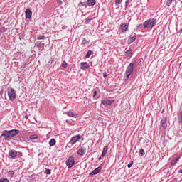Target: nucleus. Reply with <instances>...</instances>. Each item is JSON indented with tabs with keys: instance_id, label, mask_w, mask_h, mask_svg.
<instances>
[{
	"instance_id": "obj_24",
	"label": "nucleus",
	"mask_w": 182,
	"mask_h": 182,
	"mask_svg": "<svg viewBox=\"0 0 182 182\" xmlns=\"http://www.w3.org/2000/svg\"><path fill=\"white\" fill-rule=\"evenodd\" d=\"M178 123H180V124H182V118H181V115L180 114L178 115Z\"/></svg>"
},
{
	"instance_id": "obj_6",
	"label": "nucleus",
	"mask_w": 182,
	"mask_h": 182,
	"mask_svg": "<svg viewBox=\"0 0 182 182\" xmlns=\"http://www.w3.org/2000/svg\"><path fill=\"white\" fill-rule=\"evenodd\" d=\"M81 139H82V135L80 134L75 135L71 138L70 143V144H72V146H73V144H76V143H77V141H79V140H80Z\"/></svg>"
},
{
	"instance_id": "obj_39",
	"label": "nucleus",
	"mask_w": 182,
	"mask_h": 182,
	"mask_svg": "<svg viewBox=\"0 0 182 182\" xmlns=\"http://www.w3.org/2000/svg\"><path fill=\"white\" fill-rule=\"evenodd\" d=\"M23 69H25V68H26V63H23Z\"/></svg>"
},
{
	"instance_id": "obj_8",
	"label": "nucleus",
	"mask_w": 182,
	"mask_h": 182,
	"mask_svg": "<svg viewBox=\"0 0 182 182\" xmlns=\"http://www.w3.org/2000/svg\"><path fill=\"white\" fill-rule=\"evenodd\" d=\"M124 56L125 59H130L133 56V50L129 49L127 50Z\"/></svg>"
},
{
	"instance_id": "obj_3",
	"label": "nucleus",
	"mask_w": 182,
	"mask_h": 182,
	"mask_svg": "<svg viewBox=\"0 0 182 182\" xmlns=\"http://www.w3.org/2000/svg\"><path fill=\"white\" fill-rule=\"evenodd\" d=\"M157 23V20L155 18H151L146 20L144 22V27L147 29H150V28H154V26Z\"/></svg>"
},
{
	"instance_id": "obj_28",
	"label": "nucleus",
	"mask_w": 182,
	"mask_h": 182,
	"mask_svg": "<svg viewBox=\"0 0 182 182\" xmlns=\"http://www.w3.org/2000/svg\"><path fill=\"white\" fill-rule=\"evenodd\" d=\"M45 38V36L44 35H39L38 37H37V39L38 40H42Z\"/></svg>"
},
{
	"instance_id": "obj_22",
	"label": "nucleus",
	"mask_w": 182,
	"mask_h": 182,
	"mask_svg": "<svg viewBox=\"0 0 182 182\" xmlns=\"http://www.w3.org/2000/svg\"><path fill=\"white\" fill-rule=\"evenodd\" d=\"M31 140H36V139H39V136L34 134V135H31L30 136Z\"/></svg>"
},
{
	"instance_id": "obj_45",
	"label": "nucleus",
	"mask_w": 182,
	"mask_h": 182,
	"mask_svg": "<svg viewBox=\"0 0 182 182\" xmlns=\"http://www.w3.org/2000/svg\"><path fill=\"white\" fill-rule=\"evenodd\" d=\"M140 26H141V24H139V27H140Z\"/></svg>"
},
{
	"instance_id": "obj_48",
	"label": "nucleus",
	"mask_w": 182,
	"mask_h": 182,
	"mask_svg": "<svg viewBox=\"0 0 182 182\" xmlns=\"http://www.w3.org/2000/svg\"><path fill=\"white\" fill-rule=\"evenodd\" d=\"M1 23H0V26H1Z\"/></svg>"
},
{
	"instance_id": "obj_35",
	"label": "nucleus",
	"mask_w": 182,
	"mask_h": 182,
	"mask_svg": "<svg viewBox=\"0 0 182 182\" xmlns=\"http://www.w3.org/2000/svg\"><path fill=\"white\" fill-rule=\"evenodd\" d=\"M50 173H51L50 169L46 170V174H50Z\"/></svg>"
},
{
	"instance_id": "obj_11",
	"label": "nucleus",
	"mask_w": 182,
	"mask_h": 182,
	"mask_svg": "<svg viewBox=\"0 0 182 182\" xmlns=\"http://www.w3.org/2000/svg\"><path fill=\"white\" fill-rule=\"evenodd\" d=\"M102 171V168L98 167L96 168L94 171H92L90 173V176H96V174H99Z\"/></svg>"
},
{
	"instance_id": "obj_44",
	"label": "nucleus",
	"mask_w": 182,
	"mask_h": 182,
	"mask_svg": "<svg viewBox=\"0 0 182 182\" xmlns=\"http://www.w3.org/2000/svg\"><path fill=\"white\" fill-rule=\"evenodd\" d=\"M98 160H102V156H100V157L98 159Z\"/></svg>"
},
{
	"instance_id": "obj_46",
	"label": "nucleus",
	"mask_w": 182,
	"mask_h": 182,
	"mask_svg": "<svg viewBox=\"0 0 182 182\" xmlns=\"http://www.w3.org/2000/svg\"><path fill=\"white\" fill-rule=\"evenodd\" d=\"M63 29H65V26L63 27Z\"/></svg>"
},
{
	"instance_id": "obj_12",
	"label": "nucleus",
	"mask_w": 182,
	"mask_h": 182,
	"mask_svg": "<svg viewBox=\"0 0 182 182\" xmlns=\"http://www.w3.org/2000/svg\"><path fill=\"white\" fill-rule=\"evenodd\" d=\"M26 18L27 19H31L32 18V11L28 9L26 10Z\"/></svg>"
},
{
	"instance_id": "obj_9",
	"label": "nucleus",
	"mask_w": 182,
	"mask_h": 182,
	"mask_svg": "<svg viewBox=\"0 0 182 182\" xmlns=\"http://www.w3.org/2000/svg\"><path fill=\"white\" fill-rule=\"evenodd\" d=\"M114 102V100H102L101 101L102 105H104V106H109V105H112Z\"/></svg>"
},
{
	"instance_id": "obj_38",
	"label": "nucleus",
	"mask_w": 182,
	"mask_h": 182,
	"mask_svg": "<svg viewBox=\"0 0 182 182\" xmlns=\"http://www.w3.org/2000/svg\"><path fill=\"white\" fill-rule=\"evenodd\" d=\"M116 4H120L122 2V0H115Z\"/></svg>"
},
{
	"instance_id": "obj_33",
	"label": "nucleus",
	"mask_w": 182,
	"mask_h": 182,
	"mask_svg": "<svg viewBox=\"0 0 182 182\" xmlns=\"http://www.w3.org/2000/svg\"><path fill=\"white\" fill-rule=\"evenodd\" d=\"M91 21H92V19H90V18H87V19L85 20V23H90Z\"/></svg>"
},
{
	"instance_id": "obj_14",
	"label": "nucleus",
	"mask_w": 182,
	"mask_h": 182,
	"mask_svg": "<svg viewBox=\"0 0 182 182\" xmlns=\"http://www.w3.org/2000/svg\"><path fill=\"white\" fill-rule=\"evenodd\" d=\"M167 122V119L166 118H164L161 120V126L163 127L164 130H166V128L167 127V124H166Z\"/></svg>"
},
{
	"instance_id": "obj_34",
	"label": "nucleus",
	"mask_w": 182,
	"mask_h": 182,
	"mask_svg": "<svg viewBox=\"0 0 182 182\" xmlns=\"http://www.w3.org/2000/svg\"><path fill=\"white\" fill-rule=\"evenodd\" d=\"M103 77H105V79L107 77V73L106 71L103 73Z\"/></svg>"
},
{
	"instance_id": "obj_43",
	"label": "nucleus",
	"mask_w": 182,
	"mask_h": 182,
	"mask_svg": "<svg viewBox=\"0 0 182 182\" xmlns=\"http://www.w3.org/2000/svg\"><path fill=\"white\" fill-rule=\"evenodd\" d=\"M25 117H26V119H28V115H26Z\"/></svg>"
},
{
	"instance_id": "obj_27",
	"label": "nucleus",
	"mask_w": 182,
	"mask_h": 182,
	"mask_svg": "<svg viewBox=\"0 0 182 182\" xmlns=\"http://www.w3.org/2000/svg\"><path fill=\"white\" fill-rule=\"evenodd\" d=\"M14 174H15V172H14V171H10L9 172V177H14Z\"/></svg>"
},
{
	"instance_id": "obj_19",
	"label": "nucleus",
	"mask_w": 182,
	"mask_h": 182,
	"mask_svg": "<svg viewBox=\"0 0 182 182\" xmlns=\"http://www.w3.org/2000/svg\"><path fill=\"white\" fill-rule=\"evenodd\" d=\"M136 36H133L130 37L128 39V44L130 45V43H133V42H134V41H136Z\"/></svg>"
},
{
	"instance_id": "obj_30",
	"label": "nucleus",
	"mask_w": 182,
	"mask_h": 182,
	"mask_svg": "<svg viewBox=\"0 0 182 182\" xmlns=\"http://www.w3.org/2000/svg\"><path fill=\"white\" fill-rule=\"evenodd\" d=\"M77 7L79 8V9H80L81 8H83V3L80 2Z\"/></svg>"
},
{
	"instance_id": "obj_31",
	"label": "nucleus",
	"mask_w": 182,
	"mask_h": 182,
	"mask_svg": "<svg viewBox=\"0 0 182 182\" xmlns=\"http://www.w3.org/2000/svg\"><path fill=\"white\" fill-rule=\"evenodd\" d=\"M172 2L173 1L171 0H167L166 5H168L169 6V5H171Z\"/></svg>"
},
{
	"instance_id": "obj_32",
	"label": "nucleus",
	"mask_w": 182,
	"mask_h": 182,
	"mask_svg": "<svg viewBox=\"0 0 182 182\" xmlns=\"http://www.w3.org/2000/svg\"><path fill=\"white\" fill-rule=\"evenodd\" d=\"M57 3H58V5H59V6H60L63 4L62 0H57Z\"/></svg>"
},
{
	"instance_id": "obj_26",
	"label": "nucleus",
	"mask_w": 182,
	"mask_h": 182,
	"mask_svg": "<svg viewBox=\"0 0 182 182\" xmlns=\"http://www.w3.org/2000/svg\"><path fill=\"white\" fill-rule=\"evenodd\" d=\"M139 154H141L142 156H144V154H146V152H144V149H141L139 150Z\"/></svg>"
},
{
	"instance_id": "obj_37",
	"label": "nucleus",
	"mask_w": 182,
	"mask_h": 182,
	"mask_svg": "<svg viewBox=\"0 0 182 182\" xmlns=\"http://www.w3.org/2000/svg\"><path fill=\"white\" fill-rule=\"evenodd\" d=\"M66 123H68V124H72V121L66 120Z\"/></svg>"
},
{
	"instance_id": "obj_40",
	"label": "nucleus",
	"mask_w": 182,
	"mask_h": 182,
	"mask_svg": "<svg viewBox=\"0 0 182 182\" xmlns=\"http://www.w3.org/2000/svg\"><path fill=\"white\" fill-rule=\"evenodd\" d=\"M96 95H97V91H94L93 97H95V96H96Z\"/></svg>"
},
{
	"instance_id": "obj_29",
	"label": "nucleus",
	"mask_w": 182,
	"mask_h": 182,
	"mask_svg": "<svg viewBox=\"0 0 182 182\" xmlns=\"http://www.w3.org/2000/svg\"><path fill=\"white\" fill-rule=\"evenodd\" d=\"M0 182H9V180L8 178H1L0 179Z\"/></svg>"
},
{
	"instance_id": "obj_4",
	"label": "nucleus",
	"mask_w": 182,
	"mask_h": 182,
	"mask_svg": "<svg viewBox=\"0 0 182 182\" xmlns=\"http://www.w3.org/2000/svg\"><path fill=\"white\" fill-rule=\"evenodd\" d=\"M65 164L68 168H72L73 166H75V158L73 156L69 157L66 160Z\"/></svg>"
},
{
	"instance_id": "obj_36",
	"label": "nucleus",
	"mask_w": 182,
	"mask_h": 182,
	"mask_svg": "<svg viewBox=\"0 0 182 182\" xmlns=\"http://www.w3.org/2000/svg\"><path fill=\"white\" fill-rule=\"evenodd\" d=\"M132 166H133V161L131 162V164H129L127 165V167H128V168H130V167H132Z\"/></svg>"
},
{
	"instance_id": "obj_42",
	"label": "nucleus",
	"mask_w": 182,
	"mask_h": 182,
	"mask_svg": "<svg viewBox=\"0 0 182 182\" xmlns=\"http://www.w3.org/2000/svg\"><path fill=\"white\" fill-rule=\"evenodd\" d=\"M181 32H182V29L181 28V29L179 30V33H181Z\"/></svg>"
},
{
	"instance_id": "obj_16",
	"label": "nucleus",
	"mask_w": 182,
	"mask_h": 182,
	"mask_svg": "<svg viewBox=\"0 0 182 182\" xmlns=\"http://www.w3.org/2000/svg\"><path fill=\"white\" fill-rule=\"evenodd\" d=\"M65 113L67 114V116H69V117H77V114H73V112L72 111L65 112Z\"/></svg>"
},
{
	"instance_id": "obj_41",
	"label": "nucleus",
	"mask_w": 182,
	"mask_h": 182,
	"mask_svg": "<svg viewBox=\"0 0 182 182\" xmlns=\"http://www.w3.org/2000/svg\"><path fill=\"white\" fill-rule=\"evenodd\" d=\"M178 173H181V174H182V169L179 170Z\"/></svg>"
},
{
	"instance_id": "obj_10",
	"label": "nucleus",
	"mask_w": 182,
	"mask_h": 182,
	"mask_svg": "<svg viewBox=\"0 0 182 182\" xmlns=\"http://www.w3.org/2000/svg\"><path fill=\"white\" fill-rule=\"evenodd\" d=\"M9 155L10 156V157H11V159H16V156H18V152L16 150H11L9 152Z\"/></svg>"
},
{
	"instance_id": "obj_20",
	"label": "nucleus",
	"mask_w": 182,
	"mask_h": 182,
	"mask_svg": "<svg viewBox=\"0 0 182 182\" xmlns=\"http://www.w3.org/2000/svg\"><path fill=\"white\" fill-rule=\"evenodd\" d=\"M55 144H56V140L55 139H51L49 141V145L51 147H53V146H55Z\"/></svg>"
},
{
	"instance_id": "obj_21",
	"label": "nucleus",
	"mask_w": 182,
	"mask_h": 182,
	"mask_svg": "<svg viewBox=\"0 0 182 182\" xmlns=\"http://www.w3.org/2000/svg\"><path fill=\"white\" fill-rule=\"evenodd\" d=\"M92 54H93V51L88 50L86 55H85L86 59H89V57L92 56Z\"/></svg>"
},
{
	"instance_id": "obj_13",
	"label": "nucleus",
	"mask_w": 182,
	"mask_h": 182,
	"mask_svg": "<svg viewBox=\"0 0 182 182\" xmlns=\"http://www.w3.org/2000/svg\"><path fill=\"white\" fill-rule=\"evenodd\" d=\"M80 69H82V70H85V69H89V68H90V65H89V64H87V63L86 62L80 63Z\"/></svg>"
},
{
	"instance_id": "obj_18",
	"label": "nucleus",
	"mask_w": 182,
	"mask_h": 182,
	"mask_svg": "<svg viewBox=\"0 0 182 182\" xmlns=\"http://www.w3.org/2000/svg\"><path fill=\"white\" fill-rule=\"evenodd\" d=\"M87 4L88 6H94V5H96V0H87Z\"/></svg>"
},
{
	"instance_id": "obj_15",
	"label": "nucleus",
	"mask_w": 182,
	"mask_h": 182,
	"mask_svg": "<svg viewBox=\"0 0 182 182\" xmlns=\"http://www.w3.org/2000/svg\"><path fill=\"white\" fill-rule=\"evenodd\" d=\"M120 28H121L122 32H126V31H127V29H129V25H127L126 23H122V24H121Z\"/></svg>"
},
{
	"instance_id": "obj_2",
	"label": "nucleus",
	"mask_w": 182,
	"mask_h": 182,
	"mask_svg": "<svg viewBox=\"0 0 182 182\" xmlns=\"http://www.w3.org/2000/svg\"><path fill=\"white\" fill-rule=\"evenodd\" d=\"M133 68H134V63H131L125 71L124 80H129L130 75L133 73Z\"/></svg>"
},
{
	"instance_id": "obj_23",
	"label": "nucleus",
	"mask_w": 182,
	"mask_h": 182,
	"mask_svg": "<svg viewBox=\"0 0 182 182\" xmlns=\"http://www.w3.org/2000/svg\"><path fill=\"white\" fill-rule=\"evenodd\" d=\"M181 157V155H177V156L176 157V159L174 161L173 164H177V161H178V160H180Z\"/></svg>"
},
{
	"instance_id": "obj_5",
	"label": "nucleus",
	"mask_w": 182,
	"mask_h": 182,
	"mask_svg": "<svg viewBox=\"0 0 182 182\" xmlns=\"http://www.w3.org/2000/svg\"><path fill=\"white\" fill-rule=\"evenodd\" d=\"M8 96L10 100H15L16 97V92H15V90L10 89L8 90Z\"/></svg>"
},
{
	"instance_id": "obj_7",
	"label": "nucleus",
	"mask_w": 182,
	"mask_h": 182,
	"mask_svg": "<svg viewBox=\"0 0 182 182\" xmlns=\"http://www.w3.org/2000/svg\"><path fill=\"white\" fill-rule=\"evenodd\" d=\"M86 151H87V149L85 146H82L78 149L77 154L79 156H85V154H86Z\"/></svg>"
},
{
	"instance_id": "obj_47",
	"label": "nucleus",
	"mask_w": 182,
	"mask_h": 182,
	"mask_svg": "<svg viewBox=\"0 0 182 182\" xmlns=\"http://www.w3.org/2000/svg\"><path fill=\"white\" fill-rule=\"evenodd\" d=\"M126 5H127V1H126Z\"/></svg>"
},
{
	"instance_id": "obj_25",
	"label": "nucleus",
	"mask_w": 182,
	"mask_h": 182,
	"mask_svg": "<svg viewBox=\"0 0 182 182\" xmlns=\"http://www.w3.org/2000/svg\"><path fill=\"white\" fill-rule=\"evenodd\" d=\"M62 68H68V63H66L65 61H63L62 63Z\"/></svg>"
},
{
	"instance_id": "obj_17",
	"label": "nucleus",
	"mask_w": 182,
	"mask_h": 182,
	"mask_svg": "<svg viewBox=\"0 0 182 182\" xmlns=\"http://www.w3.org/2000/svg\"><path fill=\"white\" fill-rule=\"evenodd\" d=\"M107 150H109V146H105L104 148H103V150H102V157H105L106 156V154H107Z\"/></svg>"
},
{
	"instance_id": "obj_1",
	"label": "nucleus",
	"mask_w": 182,
	"mask_h": 182,
	"mask_svg": "<svg viewBox=\"0 0 182 182\" xmlns=\"http://www.w3.org/2000/svg\"><path fill=\"white\" fill-rule=\"evenodd\" d=\"M17 134H19V130L18 129H12L10 131L4 130L1 134V136L4 137L5 140H11L12 137H15Z\"/></svg>"
}]
</instances>
